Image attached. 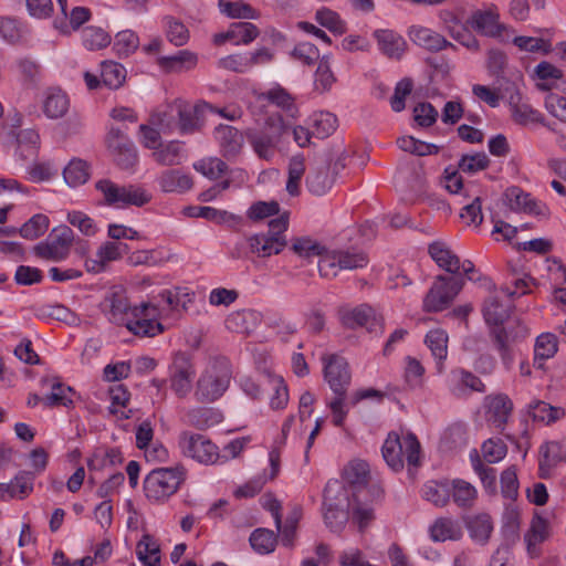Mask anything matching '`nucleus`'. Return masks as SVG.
I'll list each match as a JSON object with an SVG mask.
<instances>
[{
	"mask_svg": "<svg viewBox=\"0 0 566 566\" xmlns=\"http://www.w3.org/2000/svg\"><path fill=\"white\" fill-rule=\"evenodd\" d=\"M548 537V523L541 516H535L532 520L528 532L524 535L527 552L531 557L538 555L537 545L543 543Z\"/></svg>",
	"mask_w": 566,
	"mask_h": 566,
	"instance_id": "35",
	"label": "nucleus"
},
{
	"mask_svg": "<svg viewBox=\"0 0 566 566\" xmlns=\"http://www.w3.org/2000/svg\"><path fill=\"white\" fill-rule=\"evenodd\" d=\"M220 12L231 19H259L260 12L244 2L219 0Z\"/></svg>",
	"mask_w": 566,
	"mask_h": 566,
	"instance_id": "51",
	"label": "nucleus"
},
{
	"mask_svg": "<svg viewBox=\"0 0 566 566\" xmlns=\"http://www.w3.org/2000/svg\"><path fill=\"white\" fill-rule=\"evenodd\" d=\"M158 184L165 192H185L192 187V179L180 170L170 169L160 175Z\"/></svg>",
	"mask_w": 566,
	"mask_h": 566,
	"instance_id": "34",
	"label": "nucleus"
},
{
	"mask_svg": "<svg viewBox=\"0 0 566 566\" xmlns=\"http://www.w3.org/2000/svg\"><path fill=\"white\" fill-rule=\"evenodd\" d=\"M528 415L534 421L551 424L565 416V410L560 407H554L549 403L536 400L528 405Z\"/></svg>",
	"mask_w": 566,
	"mask_h": 566,
	"instance_id": "40",
	"label": "nucleus"
},
{
	"mask_svg": "<svg viewBox=\"0 0 566 566\" xmlns=\"http://www.w3.org/2000/svg\"><path fill=\"white\" fill-rule=\"evenodd\" d=\"M178 98L166 104L163 109H158L150 116L153 126H157L164 134H171L178 130Z\"/></svg>",
	"mask_w": 566,
	"mask_h": 566,
	"instance_id": "32",
	"label": "nucleus"
},
{
	"mask_svg": "<svg viewBox=\"0 0 566 566\" xmlns=\"http://www.w3.org/2000/svg\"><path fill=\"white\" fill-rule=\"evenodd\" d=\"M452 377L457 381V385L451 389L454 395H461L464 388L478 392L485 391V385L471 371L457 369L452 371Z\"/></svg>",
	"mask_w": 566,
	"mask_h": 566,
	"instance_id": "50",
	"label": "nucleus"
},
{
	"mask_svg": "<svg viewBox=\"0 0 566 566\" xmlns=\"http://www.w3.org/2000/svg\"><path fill=\"white\" fill-rule=\"evenodd\" d=\"M340 321L347 328L355 329L357 327H365L369 333L375 335H380L384 332L382 316L365 304L342 312Z\"/></svg>",
	"mask_w": 566,
	"mask_h": 566,
	"instance_id": "15",
	"label": "nucleus"
},
{
	"mask_svg": "<svg viewBox=\"0 0 566 566\" xmlns=\"http://www.w3.org/2000/svg\"><path fill=\"white\" fill-rule=\"evenodd\" d=\"M427 346L431 350L432 356L437 360V369L442 371L443 360L448 355V335L442 329H432L428 332L424 339Z\"/></svg>",
	"mask_w": 566,
	"mask_h": 566,
	"instance_id": "38",
	"label": "nucleus"
},
{
	"mask_svg": "<svg viewBox=\"0 0 566 566\" xmlns=\"http://www.w3.org/2000/svg\"><path fill=\"white\" fill-rule=\"evenodd\" d=\"M345 167L343 158H338L334 165L333 174H329V166L326 159L316 161L310 169L306 177V187L315 196H323L332 189L339 169Z\"/></svg>",
	"mask_w": 566,
	"mask_h": 566,
	"instance_id": "17",
	"label": "nucleus"
},
{
	"mask_svg": "<svg viewBox=\"0 0 566 566\" xmlns=\"http://www.w3.org/2000/svg\"><path fill=\"white\" fill-rule=\"evenodd\" d=\"M316 21L324 28L328 29L331 32L336 34H343L346 31L345 23L340 19L337 12L322 8L315 13Z\"/></svg>",
	"mask_w": 566,
	"mask_h": 566,
	"instance_id": "63",
	"label": "nucleus"
},
{
	"mask_svg": "<svg viewBox=\"0 0 566 566\" xmlns=\"http://www.w3.org/2000/svg\"><path fill=\"white\" fill-rule=\"evenodd\" d=\"M507 206L513 211H523L530 214L539 216L543 213V207L539 206L530 193L524 192L518 187H510L504 192Z\"/></svg>",
	"mask_w": 566,
	"mask_h": 566,
	"instance_id": "27",
	"label": "nucleus"
},
{
	"mask_svg": "<svg viewBox=\"0 0 566 566\" xmlns=\"http://www.w3.org/2000/svg\"><path fill=\"white\" fill-rule=\"evenodd\" d=\"M513 410L512 400L503 394L489 397L488 419L496 429H503Z\"/></svg>",
	"mask_w": 566,
	"mask_h": 566,
	"instance_id": "28",
	"label": "nucleus"
},
{
	"mask_svg": "<svg viewBox=\"0 0 566 566\" xmlns=\"http://www.w3.org/2000/svg\"><path fill=\"white\" fill-rule=\"evenodd\" d=\"M259 29L251 22H234L229 27V34L235 44H249L259 35Z\"/></svg>",
	"mask_w": 566,
	"mask_h": 566,
	"instance_id": "59",
	"label": "nucleus"
},
{
	"mask_svg": "<svg viewBox=\"0 0 566 566\" xmlns=\"http://www.w3.org/2000/svg\"><path fill=\"white\" fill-rule=\"evenodd\" d=\"M464 279L461 275H438L423 298L426 312H441L447 308L461 292Z\"/></svg>",
	"mask_w": 566,
	"mask_h": 566,
	"instance_id": "11",
	"label": "nucleus"
},
{
	"mask_svg": "<svg viewBox=\"0 0 566 566\" xmlns=\"http://www.w3.org/2000/svg\"><path fill=\"white\" fill-rule=\"evenodd\" d=\"M244 136L239 129L230 125H219L214 137L226 157H235L242 149Z\"/></svg>",
	"mask_w": 566,
	"mask_h": 566,
	"instance_id": "22",
	"label": "nucleus"
},
{
	"mask_svg": "<svg viewBox=\"0 0 566 566\" xmlns=\"http://www.w3.org/2000/svg\"><path fill=\"white\" fill-rule=\"evenodd\" d=\"M305 172V160L302 155H295L289 163V177L286 181V191L291 196L300 193V182Z\"/></svg>",
	"mask_w": 566,
	"mask_h": 566,
	"instance_id": "54",
	"label": "nucleus"
},
{
	"mask_svg": "<svg viewBox=\"0 0 566 566\" xmlns=\"http://www.w3.org/2000/svg\"><path fill=\"white\" fill-rule=\"evenodd\" d=\"M153 158L163 166H176L181 163L182 148L178 142H169L153 153Z\"/></svg>",
	"mask_w": 566,
	"mask_h": 566,
	"instance_id": "55",
	"label": "nucleus"
},
{
	"mask_svg": "<svg viewBox=\"0 0 566 566\" xmlns=\"http://www.w3.org/2000/svg\"><path fill=\"white\" fill-rule=\"evenodd\" d=\"M188 216L202 218L219 224L238 222L240 220V217L231 212L218 210L212 207H190L188 208Z\"/></svg>",
	"mask_w": 566,
	"mask_h": 566,
	"instance_id": "47",
	"label": "nucleus"
},
{
	"mask_svg": "<svg viewBox=\"0 0 566 566\" xmlns=\"http://www.w3.org/2000/svg\"><path fill=\"white\" fill-rule=\"evenodd\" d=\"M139 45V39L130 30H124L115 35L114 49L119 56H128L134 53Z\"/></svg>",
	"mask_w": 566,
	"mask_h": 566,
	"instance_id": "64",
	"label": "nucleus"
},
{
	"mask_svg": "<svg viewBox=\"0 0 566 566\" xmlns=\"http://www.w3.org/2000/svg\"><path fill=\"white\" fill-rule=\"evenodd\" d=\"M512 307L511 302L503 303L497 295H491L484 303L483 317L490 327L504 324L510 316Z\"/></svg>",
	"mask_w": 566,
	"mask_h": 566,
	"instance_id": "31",
	"label": "nucleus"
},
{
	"mask_svg": "<svg viewBox=\"0 0 566 566\" xmlns=\"http://www.w3.org/2000/svg\"><path fill=\"white\" fill-rule=\"evenodd\" d=\"M512 104V116L514 120L521 125H527L531 123H541L544 124L543 114L533 108L527 103H520V96L517 95V102L514 103V96H511Z\"/></svg>",
	"mask_w": 566,
	"mask_h": 566,
	"instance_id": "49",
	"label": "nucleus"
},
{
	"mask_svg": "<svg viewBox=\"0 0 566 566\" xmlns=\"http://www.w3.org/2000/svg\"><path fill=\"white\" fill-rule=\"evenodd\" d=\"M292 251L301 258L310 259L319 256L325 252V247L311 238H296L292 242Z\"/></svg>",
	"mask_w": 566,
	"mask_h": 566,
	"instance_id": "62",
	"label": "nucleus"
},
{
	"mask_svg": "<svg viewBox=\"0 0 566 566\" xmlns=\"http://www.w3.org/2000/svg\"><path fill=\"white\" fill-rule=\"evenodd\" d=\"M19 155L23 159H31L36 156L40 136L34 129H23L17 134Z\"/></svg>",
	"mask_w": 566,
	"mask_h": 566,
	"instance_id": "53",
	"label": "nucleus"
},
{
	"mask_svg": "<svg viewBox=\"0 0 566 566\" xmlns=\"http://www.w3.org/2000/svg\"><path fill=\"white\" fill-rule=\"evenodd\" d=\"M210 104L198 101L192 104L186 99L178 98V132L181 135H191L201 130L205 125V114Z\"/></svg>",
	"mask_w": 566,
	"mask_h": 566,
	"instance_id": "14",
	"label": "nucleus"
},
{
	"mask_svg": "<svg viewBox=\"0 0 566 566\" xmlns=\"http://www.w3.org/2000/svg\"><path fill=\"white\" fill-rule=\"evenodd\" d=\"M287 227V214L270 220L268 231L252 234L247 239L250 252L259 258H270L281 253L287 244L284 235Z\"/></svg>",
	"mask_w": 566,
	"mask_h": 566,
	"instance_id": "8",
	"label": "nucleus"
},
{
	"mask_svg": "<svg viewBox=\"0 0 566 566\" xmlns=\"http://www.w3.org/2000/svg\"><path fill=\"white\" fill-rule=\"evenodd\" d=\"M464 525L470 538L479 544L486 545L494 531V521L488 513H478L464 517Z\"/></svg>",
	"mask_w": 566,
	"mask_h": 566,
	"instance_id": "20",
	"label": "nucleus"
},
{
	"mask_svg": "<svg viewBox=\"0 0 566 566\" xmlns=\"http://www.w3.org/2000/svg\"><path fill=\"white\" fill-rule=\"evenodd\" d=\"M428 252L437 265L444 271L458 275L460 271V258L442 241L429 244Z\"/></svg>",
	"mask_w": 566,
	"mask_h": 566,
	"instance_id": "25",
	"label": "nucleus"
},
{
	"mask_svg": "<svg viewBox=\"0 0 566 566\" xmlns=\"http://www.w3.org/2000/svg\"><path fill=\"white\" fill-rule=\"evenodd\" d=\"M286 129L287 125L281 115H270L262 127L248 128L245 137L259 158L271 160Z\"/></svg>",
	"mask_w": 566,
	"mask_h": 566,
	"instance_id": "6",
	"label": "nucleus"
},
{
	"mask_svg": "<svg viewBox=\"0 0 566 566\" xmlns=\"http://www.w3.org/2000/svg\"><path fill=\"white\" fill-rule=\"evenodd\" d=\"M349 506V492L337 481L328 482L324 490V522L331 532L339 534L345 528Z\"/></svg>",
	"mask_w": 566,
	"mask_h": 566,
	"instance_id": "7",
	"label": "nucleus"
},
{
	"mask_svg": "<svg viewBox=\"0 0 566 566\" xmlns=\"http://www.w3.org/2000/svg\"><path fill=\"white\" fill-rule=\"evenodd\" d=\"M558 349L557 337L552 333L537 336L534 345V365L543 368L544 361L554 357Z\"/></svg>",
	"mask_w": 566,
	"mask_h": 566,
	"instance_id": "37",
	"label": "nucleus"
},
{
	"mask_svg": "<svg viewBox=\"0 0 566 566\" xmlns=\"http://www.w3.org/2000/svg\"><path fill=\"white\" fill-rule=\"evenodd\" d=\"M249 542L256 553L269 554L275 549L277 535L268 528H256L251 533Z\"/></svg>",
	"mask_w": 566,
	"mask_h": 566,
	"instance_id": "48",
	"label": "nucleus"
},
{
	"mask_svg": "<svg viewBox=\"0 0 566 566\" xmlns=\"http://www.w3.org/2000/svg\"><path fill=\"white\" fill-rule=\"evenodd\" d=\"M138 559L145 566L160 565V547L157 541L149 534H144L136 546Z\"/></svg>",
	"mask_w": 566,
	"mask_h": 566,
	"instance_id": "39",
	"label": "nucleus"
},
{
	"mask_svg": "<svg viewBox=\"0 0 566 566\" xmlns=\"http://www.w3.org/2000/svg\"><path fill=\"white\" fill-rule=\"evenodd\" d=\"M222 419L221 413L207 407H195L189 409L185 415V422L199 430H205L218 424Z\"/></svg>",
	"mask_w": 566,
	"mask_h": 566,
	"instance_id": "30",
	"label": "nucleus"
},
{
	"mask_svg": "<svg viewBox=\"0 0 566 566\" xmlns=\"http://www.w3.org/2000/svg\"><path fill=\"white\" fill-rule=\"evenodd\" d=\"M543 459L539 462V471L548 470L559 462H566V439L546 442L541 448Z\"/></svg>",
	"mask_w": 566,
	"mask_h": 566,
	"instance_id": "36",
	"label": "nucleus"
},
{
	"mask_svg": "<svg viewBox=\"0 0 566 566\" xmlns=\"http://www.w3.org/2000/svg\"><path fill=\"white\" fill-rule=\"evenodd\" d=\"M374 38L381 53L389 59L399 60L406 51V41L392 30H376Z\"/></svg>",
	"mask_w": 566,
	"mask_h": 566,
	"instance_id": "24",
	"label": "nucleus"
},
{
	"mask_svg": "<svg viewBox=\"0 0 566 566\" xmlns=\"http://www.w3.org/2000/svg\"><path fill=\"white\" fill-rule=\"evenodd\" d=\"M95 188L103 195L105 203L112 207H143L150 201V195L136 185L119 186L109 179H101Z\"/></svg>",
	"mask_w": 566,
	"mask_h": 566,
	"instance_id": "10",
	"label": "nucleus"
},
{
	"mask_svg": "<svg viewBox=\"0 0 566 566\" xmlns=\"http://www.w3.org/2000/svg\"><path fill=\"white\" fill-rule=\"evenodd\" d=\"M198 57L193 52L180 50L176 54L158 59L159 66L168 73L188 71L197 65Z\"/></svg>",
	"mask_w": 566,
	"mask_h": 566,
	"instance_id": "29",
	"label": "nucleus"
},
{
	"mask_svg": "<svg viewBox=\"0 0 566 566\" xmlns=\"http://www.w3.org/2000/svg\"><path fill=\"white\" fill-rule=\"evenodd\" d=\"M450 490L453 502L459 507L469 509L473 506L478 492L471 483L461 479H455L452 481V488Z\"/></svg>",
	"mask_w": 566,
	"mask_h": 566,
	"instance_id": "44",
	"label": "nucleus"
},
{
	"mask_svg": "<svg viewBox=\"0 0 566 566\" xmlns=\"http://www.w3.org/2000/svg\"><path fill=\"white\" fill-rule=\"evenodd\" d=\"M101 78L104 86L117 90L125 82L126 70L119 63L104 61L101 63Z\"/></svg>",
	"mask_w": 566,
	"mask_h": 566,
	"instance_id": "45",
	"label": "nucleus"
},
{
	"mask_svg": "<svg viewBox=\"0 0 566 566\" xmlns=\"http://www.w3.org/2000/svg\"><path fill=\"white\" fill-rule=\"evenodd\" d=\"M420 452V443L413 433L400 437L396 432H390L381 448L384 460L396 472L403 469L405 461L410 467H418Z\"/></svg>",
	"mask_w": 566,
	"mask_h": 566,
	"instance_id": "5",
	"label": "nucleus"
},
{
	"mask_svg": "<svg viewBox=\"0 0 566 566\" xmlns=\"http://www.w3.org/2000/svg\"><path fill=\"white\" fill-rule=\"evenodd\" d=\"M82 41L87 50L95 51L106 48L111 43V36L101 28L88 27L82 31Z\"/></svg>",
	"mask_w": 566,
	"mask_h": 566,
	"instance_id": "57",
	"label": "nucleus"
},
{
	"mask_svg": "<svg viewBox=\"0 0 566 566\" xmlns=\"http://www.w3.org/2000/svg\"><path fill=\"white\" fill-rule=\"evenodd\" d=\"M409 38L416 45L429 52H440L447 48L457 50V46L443 35L426 27H411Z\"/></svg>",
	"mask_w": 566,
	"mask_h": 566,
	"instance_id": "19",
	"label": "nucleus"
},
{
	"mask_svg": "<svg viewBox=\"0 0 566 566\" xmlns=\"http://www.w3.org/2000/svg\"><path fill=\"white\" fill-rule=\"evenodd\" d=\"M268 381L272 390H274L273 396L270 400V406L272 409H283L289 401V392L287 387L284 382V379L281 376L268 374Z\"/></svg>",
	"mask_w": 566,
	"mask_h": 566,
	"instance_id": "60",
	"label": "nucleus"
},
{
	"mask_svg": "<svg viewBox=\"0 0 566 566\" xmlns=\"http://www.w3.org/2000/svg\"><path fill=\"white\" fill-rule=\"evenodd\" d=\"M489 336L493 348L500 355L504 369L511 370L516 357V345L530 336V329L516 319L507 325L491 326Z\"/></svg>",
	"mask_w": 566,
	"mask_h": 566,
	"instance_id": "4",
	"label": "nucleus"
},
{
	"mask_svg": "<svg viewBox=\"0 0 566 566\" xmlns=\"http://www.w3.org/2000/svg\"><path fill=\"white\" fill-rule=\"evenodd\" d=\"M107 144L114 161L120 169H132L137 164L136 147L119 128H111Z\"/></svg>",
	"mask_w": 566,
	"mask_h": 566,
	"instance_id": "16",
	"label": "nucleus"
},
{
	"mask_svg": "<svg viewBox=\"0 0 566 566\" xmlns=\"http://www.w3.org/2000/svg\"><path fill=\"white\" fill-rule=\"evenodd\" d=\"M232 379L231 365L226 358L209 361L199 375L193 396L199 402H214L228 390Z\"/></svg>",
	"mask_w": 566,
	"mask_h": 566,
	"instance_id": "3",
	"label": "nucleus"
},
{
	"mask_svg": "<svg viewBox=\"0 0 566 566\" xmlns=\"http://www.w3.org/2000/svg\"><path fill=\"white\" fill-rule=\"evenodd\" d=\"M179 448L184 455L202 464H213L219 458L218 447L200 433L181 432Z\"/></svg>",
	"mask_w": 566,
	"mask_h": 566,
	"instance_id": "13",
	"label": "nucleus"
},
{
	"mask_svg": "<svg viewBox=\"0 0 566 566\" xmlns=\"http://www.w3.org/2000/svg\"><path fill=\"white\" fill-rule=\"evenodd\" d=\"M185 475L186 472L181 465L150 471L144 480L146 497L154 502L167 500L177 492L185 480Z\"/></svg>",
	"mask_w": 566,
	"mask_h": 566,
	"instance_id": "9",
	"label": "nucleus"
},
{
	"mask_svg": "<svg viewBox=\"0 0 566 566\" xmlns=\"http://www.w3.org/2000/svg\"><path fill=\"white\" fill-rule=\"evenodd\" d=\"M324 379L328 384L334 397L327 401L333 415V423L342 427L348 413L347 390L352 380V373L347 360L338 355H324Z\"/></svg>",
	"mask_w": 566,
	"mask_h": 566,
	"instance_id": "2",
	"label": "nucleus"
},
{
	"mask_svg": "<svg viewBox=\"0 0 566 566\" xmlns=\"http://www.w3.org/2000/svg\"><path fill=\"white\" fill-rule=\"evenodd\" d=\"M447 31L457 42L468 50L474 52L480 50L479 41L463 23L454 22V25H450L447 21Z\"/></svg>",
	"mask_w": 566,
	"mask_h": 566,
	"instance_id": "61",
	"label": "nucleus"
},
{
	"mask_svg": "<svg viewBox=\"0 0 566 566\" xmlns=\"http://www.w3.org/2000/svg\"><path fill=\"white\" fill-rule=\"evenodd\" d=\"M195 367L190 358L179 353L175 356L170 368V387L179 398H185L191 389Z\"/></svg>",
	"mask_w": 566,
	"mask_h": 566,
	"instance_id": "18",
	"label": "nucleus"
},
{
	"mask_svg": "<svg viewBox=\"0 0 566 566\" xmlns=\"http://www.w3.org/2000/svg\"><path fill=\"white\" fill-rule=\"evenodd\" d=\"M70 108V99L60 88H52L43 101V112L52 119L63 117Z\"/></svg>",
	"mask_w": 566,
	"mask_h": 566,
	"instance_id": "33",
	"label": "nucleus"
},
{
	"mask_svg": "<svg viewBox=\"0 0 566 566\" xmlns=\"http://www.w3.org/2000/svg\"><path fill=\"white\" fill-rule=\"evenodd\" d=\"M310 122L313 135L318 138L328 137L337 127V118L329 112L314 113L311 116Z\"/></svg>",
	"mask_w": 566,
	"mask_h": 566,
	"instance_id": "46",
	"label": "nucleus"
},
{
	"mask_svg": "<svg viewBox=\"0 0 566 566\" xmlns=\"http://www.w3.org/2000/svg\"><path fill=\"white\" fill-rule=\"evenodd\" d=\"M74 242V232L67 226L54 228L48 238L34 247V253L42 259L60 262L65 260Z\"/></svg>",
	"mask_w": 566,
	"mask_h": 566,
	"instance_id": "12",
	"label": "nucleus"
},
{
	"mask_svg": "<svg viewBox=\"0 0 566 566\" xmlns=\"http://www.w3.org/2000/svg\"><path fill=\"white\" fill-rule=\"evenodd\" d=\"M108 319L117 325L125 326L130 333L140 337H154L164 331L157 322L159 310L151 303H142L132 307L127 297L120 292H113L106 297Z\"/></svg>",
	"mask_w": 566,
	"mask_h": 566,
	"instance_id": "1",
	"label": "nucleus"
},
{
	"mask_svg": "<svg viewBox=\"0 0 566 566\" xmlns=\"http://www.w3.org/2000/svg\"><path fill=\"white\" fill-rule=\"evenodd\" d=\"M49 218L42 213L34 214L20 229L19 233L27 240H35L43 235L49 228Z\"/></svg>",
	"mask_w": 566,
	"mask_h": 566,
	"instance_id": "56",
	"label": "nucleus"
},
{
	"mask_svg": "<svg viewBox=\"0 0 566 566\" xmlns=\"http://www.w3.org/2000/svg\"><path fill=\"white\" fill-rule=\"evenodd\" d=\"M262 96L271 104L287 112L291 117L296 116L297 108L294 104V98L285 88L276 86L263 93Z\"/></svg>",
	"mask_w": 566,
	"mask_h": 566,
	"instance_id": "52",
	"label": "nucleus"
},
{
	"mask_svg": "<svg viewBox=\"0 0 566 566\" xmlns=\"http://www.w3.org/2000/svg\"><path fill=\"white\" fill-rule=\"evenodd\" d=\"M433 542L459 541L463 536L461 524L448 516L437 518L429 527Z\"/></svg>",
	"mask_w": 566,
	"mask_h": 566,
	"instance_id": "26",
	"label": "nucleus"
},
{
	"mask_svg": "<svg viewBox=\"0 0 566 566\" xmlns=\"http://www.w3.org/2000/svg\"><path fill=\"white\" fill-rule=\"evenodd\" d=\"M421 493L426 501L443 507L450 501L451 490L444 482L429 481L422 486Z\"/></svg>",
	"mask_w": 566,
	"mask_h": 566,
	"instance_id": "43",
	"label": "nucleus"
},
{
	"mask_svg": "<svg viewBox=\"0 0 566 566\" xmlns=\"http://www.w3.org/2000/svg\"><path fill=\"white\" fill-rule=\"evenodd\" d=\"M344 480L352 489L354 494L367 495V485L369 482V465L363 460L349 462L344 469Z\"/></svg>",
	"mask_w": 566,
	"mask_h": 566,
	"instance_id": "21",
	"label": "nucleus"
},
{
	"mask_svg": "<svg viewBox=\"0 0 566 566\" xmlns=\"http://www.w3.org/2000/svg\"><path fill=\"white\" fill-rule=\"evenodd\" d=\"M500 14L497 8L491 4L486 10H478L471 17V25L476 31L486 36H497L503 27L499 22Z\"/></svg>",
	"mask_w": 566,
	"mask_h": 566,
	"instance_id": "23",
	"label": "nucleus"
},
{
	"mask_svg": "<svg viewBox=\"0 0 566 566\" xmlns=\"http://www.w3.org/2000/svg\"><path fill=\"white\" fill-rule=\"evenodd\" d=\"M90 176V165L78 158L72 159L63 170L64 180L70 187L84 185Z\"/></svg>",
	"mask_w": 566,
	"mask_h": 566,
	"instance_id": "42",
	"label": "nucleus"
},
{
	"mask_svg": "<svg viewBox=\"0 0 566 566\" xmlns=\"http://www.w3.org/2000/svg\"><path fill=\"white\" fill-rule=\"evenodd\" d=\"M366 495L354 494L350 501V506L353 510V522L357 524L358 531L360 533L365 532V530L373 523L375 520L374 509L364 502Z\"/></svg>",
	"mask_w": 566,
	"mask_h": 566,
	"instance_id": "41",
	"label": "nucleus"
},
{
	"mask_svg": "<svg viewBox=\"0 0 566 566\" xmlns=\"http://www.w3.org/2000/svg\"><path fill=\"white\" fill-rule=\"evenodd\" d=\"M339 270H356L365 268L369 260L368 256L356 250H336Z\"/></svg>",
	"mask_w": 566,
	"mask_h": 566,
	"instance_id": "58",
	"label": "nucleus"
}]
</instances>
